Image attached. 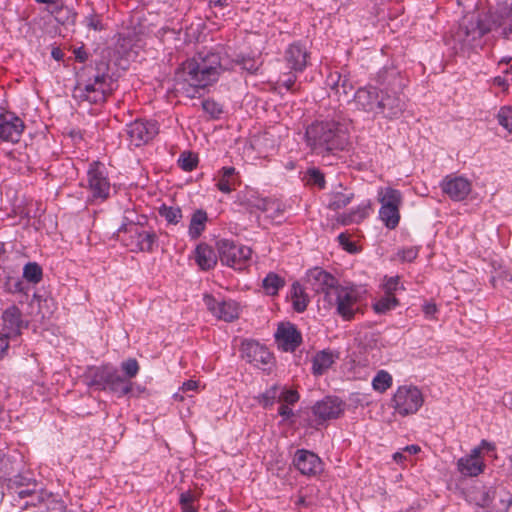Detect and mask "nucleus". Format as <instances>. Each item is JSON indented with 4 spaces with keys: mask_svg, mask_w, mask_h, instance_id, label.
Listing matches in <instances>:
<instances>
[{
    "mask_svg": "<svg viewBox=\"0 0 512 512\" xmlns=\"http://www.w3.org/2000/svg\"><path fill=\"white\" fill-rule=\"evenodd\" d=\"M221 71L218 54L198 53L177 69L175 76L177 90L182 91L189 98H194L200 89L215 83Z\"/></svg>",
    "mask_w": 512,
    "mask_h": 512,
    "instance_id": "1",
    "label": "nucleus"
},
{
    "mask_svg": "<svg viewBox=\"0 0 512 512\" xmlns=\"http://www.w3.org/2000/svg\"><path fill=\"white\" fill-rule=\"evenodd\" d=\"M305 141L317 154L344 150L349 137L345 127L334 120H321L311 123L305 132Z\"/></svg>",
    "mask_w": 512,
    "mask_h": 512,
    "instance_id": "2",
    "label": "nucleus"
},
{
    "mask_svg": "<svg viewBox=\"0 0 512 512\" xmlns=\"http://www.w3.org/2000/svg\"><path fill=\"white\" fill-rule=\"evenodd\" d=\"M360 301L361 293L356 286L339 284L323 302L326 308L335 309L344 321H351L361 310Z\"/></svg>",
    "mask_w": 512,
    "mask_h": 512,
    "instance_id": "3",
    "label": "nucleus"
},
{
    "mask_svg": "<svg viewBox=\"0 0 512 512\" xmlns=\"http://www.w3.org/2000/svg\"><path fill=\"white\" fill-rule=\"evenodd\" d=\"M113 81L106 74H97L79 80L73 90V98L79 103L102 104L113 91Z\"/></svg>",
    "mask_w": 512,
    "mask_h": 512,
    "instance_id": "4",
    "label": "nucleus"
},
{
    "mask_svg": "<svg viewBox=\"0 0 512 512\" xmlns=\"http://www.w3.org/2000/svg\"><path fill=\"white\" fill-rule=\"evenodd\" d=\"M91 385L101 390H109L118 397L127 395L132 390V383L119 375L116 368L103 365L95 369L91 379Z\"/></svg>",
    "mask_w": 512,
    "mask_h": 512,
    "instance_id": "5",
    "label": "nucleus"
},
{
    "mask_svg": "<svg viewBox=\"0 0 512 512\" xmlns=\"http://www.w3.org/2000/svg\"><path fill=\"white\" fill-rule=\"evenodd\" d=\"M118 231L124 234L122 241L132 252H152L156 246L155 232L145 230L133 222L123 224Z\"/></svg>",
    "mask_w": 512,
    "mask_h": 512,
    "instance_id": "6",
    "label": "nucleus"
},
{
    "mask_svg": "<svg viewBox=\"0 0 512 512\" xmlns=\"http://www.w3.org/2000/svg\"><path fill=\"white\" fill-rule=\"evenodd\" d=\"M424 403L421 390L413 385L399 386L392 399L391 406L395 413L405 417L418 412Z\"/></svg>",
    "mask_w": 512,
    "mask_h": 512,
    "instance_id": "7",
    "label": "nucleus"
},
{
    "mask_svg": "<svg viewBox=\"0 0 512 512\" xmlns=\"http://www.w3.org/2000/svg\"><path fill=\"white\" fill-rule=\"evenodd\" d=\"M218 251L221 263L236 270L246 268L252 255L249 247L237 245L227 239L218 242Z\"/></svg>",
    "mask_w": 512,
    "mask_h": 512,
    "instance_id": "8",
    "label": "nucleus"
},
{
    "mask_svg": "<svg viewBox=\"0 0 512 512\" xmlns=\"http://www.w3.org/2000/svg\"><path fill=\"white\" fill-rule=\"evenodd\" d=\"M495 28L493 25L486 26L481 20H467L461 23L454 34V41L458 43L462 49L475 47L482 36Z\"/></svg>",
    "mask_w": 512,
    "mask_h": 512,
    "instance_id": "9",
    "label": "nucleus"
},
{
    "mask_svg": "<svg viewBox=\"0 0 512 512\" xmlns=\"http://www.w3.org/2000/svg\"><path fill=\"white\" fill-rule=\"evenodd\" d=\"M87 182L93 199L103 201L110 196L111 184L104 164L95 161L89 165Z\"/></svg>",
    "mask_w": 512,
    "mask_h": 512,
    "instance_id": "10",
    "label": "nucleus"
},
{
    "mask_svg": "<svg viewBox=\"0 0 512 512\" xmlns=\"http://www.w3.org/2000/svg\"><path fill=\"white\" fill-rule=\"evenodd\" d=\"M159 133L154 120L136 119L126 125V134L131 146L140 147L152 141Z\"/></svg>",
    "mask_w": 512,
    "mask_h": 512,
    "instance_id": "11",
    "label": "nucleus"
},
{
    "mask_svg": "<svg viewBox=\"0 0 512 512\" xmlns=\"http://www.w3.org/2000/svg\"><path fill=\"white\" fill-rule=\"evenodd\" d=\"M242 358L263 370L270 369L273 364V355L259 342L246 340L241 346Z\"/></svg>",
    "mask_w": 512,
    "mask_h": 512,
    "instance_id": "12",
    "label": "nucleus"
},
{
    "mask_svg": "<svg viewBox=\"0 0 512 512\" xmlns=\"http://www.w3.org/2000/svg\"><path fill=\"white\" fill-rule=\"evenodd\" d=\"M24 128L23 120L15 113L10 111L0 113V142H19Z\"/></svg>",
    "mask_w": 512,
    "mask_h": 512,
    "instance_id": "13",
    "label": "nucleus"
},
{
    "mask_svg": "<svg viewBox=\"0 0 512 512\" xmlns=\"http://www.w3.org/2000/svg\"><path fill=\"white\" fill-rule=\"evenodd\" d=\"M440 187L443 193L453 201L466 199L472 191V183L469 179L454 174L447 175L440 183Z\"/></svg>",
    "mask_w": 512,
    "mask_h": 512,
    "instance_id": "14",
    "label": "nucleus"
},
{
    "mask_svg": "<svg viewBox=\"0 0 512 512\" xmlns=\"http://www.w3.org/2000/svg\"><path fill=\"white\" fill-rule=\"evenodd\" d=\"M293 465L305 476H317L323 471V462L314 452L298 449L293 457Z\"/></svg>",
    "mask_w": 512,
    "mask_h": 512,
    "instance_id": "15",
    "label": "nucleus"
},
{
    "mask_svg": "<svg viewBox=\"0 0 512 512\" xmlns=\"http://www.w3.org/2000/svg\"><path fill=\"white\" fill-rule=\"evenodd\" d=\"M203 301L207 309L220 320L231 322L239 316L238 304L233 300H217L206 294Z\"/></svg>",
    "mask_w": 512,
    "mask_h": 512,
    "instance_id": "16",
    "label": "nucleus"
},
{
    "mask_svg": "<svg viewBox=\"0 0 512 512\" xmlns=\"http://www.w3.org/2000/svg\"><path fill=\"white\" fill-rule=\"evenodd\" d=\"M307 281L316 293L323 294V301L327 298L328 293L340 284L332 274L319 267L308 271Z\"/></svg>",
    "mask_w": 512,
    "mask_h": 512,
    "instance_id": "17",
    "label": "nucleus"
},
{
    "mask_svg": "<svg viewBox=\"0 0 512 512\" xmlns=\"http://www.w3.org/2000/svg\"><path fill=\"white\" fill-rule=\"evenodd\" d=\"M40 489L35 479L23 475H17L9 479L7 484L8 493L12 496L13 501L18 504Z\"/></svg>",
    "mask_w": 512,
    "mask_h": 512,
    "instance_id": "18",
    "label": "nucleus"
},
{
    "mask_svg": "<svg viewBox=\"0 0 512 512\" xmlns=\"http://www.w3.org/2000/svg\"><path fill=\"white\" fill-rule=\"evenodd\" d=\"M485 467L480 448H473L470 454L460 457L456 462L457 471L464 477H477L484 472Z\"/></svg>",
    "mask_w": 512,
    "mask_h": 512,
    "instance_id": "19",
    "label": "nucleus"
},
{
    "mask_svg": "<svg viewBox=\"0 0 512 512\" xmlns=\"http://www.w3.org/2000/svg\"><path fill=\"white\" fill-rule=\"evenodd\" d=\"M380 94L381 91L376 87H363L356 91L354 95V102L358 109L376 115L380 107Z\"/></svg>",
    "mask_w": 512,
    "mask_h": 512,
    "instance_id": "20",
    "label": "nucleus"
},
{
    "mask_svg": "<svg viewBox=\"0 0 512 512\" xmlns=\"http://www.w3.org/2000/svg\"><path fill=\"white\" fill-rule=\"evenodd\" d=\"M276 341L283 351L293 352L302 342V336L292 324L279 325L275 333Z\"/></svg>",
    "mask_w": 512,
    "mask_h": 512,
    "instance_id": "21",
    "label": "nucleus"
},
{
    "mask_svg": "<svg viewBox=\"0 0 512 512\" xmlns=\"http://www.w3.org/2000/svg\"><path fill=\"white\" fill-rule=\"evenodd\" d=\"M379 106L377 114H382L386 118L393 119L398 118L403 113L405 101L396 93L389 94L381 91Z\"/></svg>",
    "mask_w": 512,
    "mask_h": 512,
    "instance_id": "22",
    "label": "nucleus"
},
{
    "mask_svg": "<svg viewBox=\"0 0 512 512\" xmlns=\"http://www.w3.org/2000/svg\"><path fill=\"white\" fill-rule=\"evenodd\" d=\"M310 54L300 43L291 44L285 52V61L294 72H303L308 65Z\"/></svg>",
    "mask_w": 512,
    "mask_h": 512,
    "instance_id": "23",
    "label": "nucleus"
},
{
    "mask_svg": "<svg viewBox=\"0 0 512 512\" xmlns=\"http://www.w3.org/2000/svg\"><path fill=\"white\" fill-rule=\"evenodd\" d=\"M344 411V403L337 397H326L313 407L315 416L322 420L338 418Z\"/></svg>",
    "mask_w": 512,
    "mask_h": 512,
    "instance_id": "24",
    "label": "nucleus"
},
{
    "mask_svg": "<svg viewBox=\"0 0 512 512\" xmlns=\"http://www.w3.org/2000/svg\"><path fill=\"white\" fill-rule=\"evenodd\" d=\"M2 332L7 333L13 337H17L21 333V329L26 326L22 320V313L20 309L13 305L4 310L2 314Z\"/></svg>",
    "mask_w": 512,
    "mask_h": 512,
    "instance_id": "25",
    "label": "nucleus"
},
{
    "mask_svg": "<svg viewBox=\"0 0 512 512\" xmlns=\"http://www.w3.org/2000/svg\"><path fill=\"white\" fill-rule=\"evenodd\" d=\"M495 491L491 487L475 485L466 494L467 501L480 508H487L494 498Z\"/></svg>",
    "mask_w": 512,
    "mask_h": 512,
    "instance_id": "26",
    "label": "nucleus"
},
{
    "mask_svg": "<svg viewBox=\"0 0 512 512\" xmlns=\"http://www.w3.org/2000/svg\"><path fill=\"white\" fill-rule=\"evenodd\" d=\"M339 358V353L329 349L315 354L312 360V373L316 376L324 374Z\"/></svg>",
    "mask_w": 512,
    "mask_h": 512,
    "instance_id": "27",
    "label": "nucleus"
},
{
    "mask_svg": "<svg viewBox=\"0 0 512 512\" xmlns=\"http://www.w3.org/2000/svg\"><path fill=\"white\" fill-rule=\"evenodd\" d=\"M240 184V179L234 167H223L219 172L217 188L223 193H231Z\"/></svg>",
    "mask_w": 512,
    "mask_h": 512,
    "instance_id": "28",
    "label": "nucleus"
},
{
    "mask_svg": "<svg viewBox=\"0 0 512 512\" xmlns=\"http://www.w3.org/2000/svg\"><path fill=\"white\" fill-rule=\"evenodd\" d=\"M377 200L380 207L400 208L403 203V196L399 190L386 186L378 188Z\"/></svg>",
    "mask_w": 512,
    "mask_h": 512,
    "instance_id": "29",
    "label": "nucleus"
},
{
    "mask_svg": "<svg viewBox=\"0 0 512 512\" xmlns=\"http://www.w3.org/2000/svg\"><path fill=\"white\" fill-rule=\"evenodd\" d=\"M195 261L202 270H210L217 263V257L212 247L205 243L197 245L195 249Z\"/></svg>",
    "mask_w": 512,
    "mask_h": 512,
    "instance_id": "30",
    "label": "nucleus"
},
{
    "mask_svg": "<svg viewBox=\"0 0 512 512\" xmlns=\"http://www.w3.org/2000/svg\"><path fill=\"white\" fill-rule=\"evenodd\" d=\"M208 222L207 212L203 209H197L190 218L188 227V236L191 240H197L206 229Z\"/></svg>",
    "mask_w": 512,
    "mask_h": 512,
    "instance_id": "31",
    "label": "nucleus"
},
{
    "mask_svg": "<svg viewBox=\"0 0 512 512\" xmlns=\"http://www.w3.org/2000/svg\"><path fill=\"white\" fill-rule=\"evenodd\" d=\"M328 85L335 94L341 97L347 98L353 90V85L347 76H342L340 73H331L327 79Z\"/></svg>",
    "mask_w": 512,
    "mask_h": 512,
    "instance_id": "32",
    "label": "nucleus"
},
{
    "mask_svg": "<svg viewBox=\"0 0 512 512\" xmlns=\"http://www.w3.org/2000/svg\"><path fill=\"white\" fill-rule=\"evenodd\" d=\"M290 297L293 309L296 312L302 313L306 310L309 303V298L305 293L304 288L298 282L292 284Z\"/></svg>",
    "mask_w": 512,
    "mask_h": 512,
    "instance_id": "33",
    "label": "nucleus"
},
{
    "mask_svg": "<svg viewBox=\"0 0 512 512\" xmlns=\"http://www.w3.org/2000/svg\"><path fill=\"white\" fill-rule=\"evenodd\" d=\"M285 284V279L274 272H269L262 280V288L268 296H276Z\"/></svg>",
    "mask_w": 512,
    "mask_h": 512,
    "instance_id": "34",
    "label": "nucleus"
},
{
    "mask_svg": "<svg viewBox=\"0 0 512 512\" xmlns=\"http://www.w3.org/2000/svg\"><path fill=\"white\" fill-rule=\"evenodd\" d=\"M400 218V208H379V219L387 229L394 230L399 225Z\"/></svg>",
    "mask_w": 512,
    "mask_h": 512,
    "instance_id": "35",
    "label": "nucleus"
},
{
    "mask_svg": "<svg viewBox=\"0 0 512 512\" xmlns=\"http://www.w3.org/2000/svg\"><path fill=\"white\" fill-rule=\"evenodd\" d=\"M353 197V193L332 192L328 196V208L331 210H340L349 205Z\"/></svg>",
    "mask_w": 512,
    "mask_h": 512,
    "instance_id": "36",
    "label": "nucleus"
},
{
    "mask_svg": "<svg viewBox=\"0 0 512 512\" xmlns=\"http://www.w3.org/2000/svg\"><path fill=\"white\" fill-rule=\"evenodd\" d=\"M159 215L166 220L168 224L177 225L183 218L182 210L176 206L163 204L159 207Z\"/></svg>",
    "mask_w": 512,
    "mask_h": 512,
    "instance_id": "37",
    "label": "nucleus"
},
{
    "mask_svg": "<svg viewBox=\"0 0 512 512\" xmlns=\"http://www.w3.org/2000/svg\"><path fill=\"white\" fill-rule=\"evenodd\" d=\"M281 393V387L278 384H274L267 388L262 394L257 397L258 403L264 408L273 406L276 400L279 401Z\"/></svg>",
    "mask_w": 512,
    "mask_h": 512,
    "instance_id": "38",
    "label": "nucleus"
},
{
    "mask_svg": "<svg viewBox=\"0 0 512 512\" xmlns=\"http://www.w3.org/2000/svg\"><path fill=\"white\" fill-rule=\"evenodd\" d=\"M393 383V378L386 370H379L372 380V387L379 393L386 392Z\"/></svg>",
    "mask_w": 512,
    "mask_h": 512,
    "instance_id": "39",
    "label": "nucleus"
},
{
    "mask_svg": "<svg viewBox=\"0 0 512 512\" xmlns=\"http://www.w3.org/2000/svg\"><path fill=\"white\" fill-rule=\"evenodd\" d=\"M398 305L399 300L395 295L385 294L373 304V309L378 314H385L386 312L396 308Z\"/></svg>",
    "mask_w": 512,
    "mask_h": 512,
    "instance_id": "40",
    "label": "nucleus"
},
{
    "mask_svg": "<svg viewBox=\"0 0 512 512\" xmlns=\"http://www.w3.org/2000/svg\"><path fill=\"white\" fill-rule=\"evenodd\" d=\"M42 269L35 262H29L24 266L23 277L34 284L39 283L42 280Z\"/></svg>",
    "mask_w": 512,
    "mask_h": 512,
    "instance_id": "41",
    "label": "nucleus"
},
{
    "mask_svg": "<svg viewBox=\"0 0 512 512\" xmlns=\"http://www.w3.org/2000/svg\"><path fill=\"white\" fill-rule=\"evenodd\" d=\"M197 164L198 157L192 152L185 151L180 155L178 159L179 167L186 172L194 170L197 167Z\"/></svg>",
    "mask_w": 512,
    "mask_h": 512,
    "instance_id": "42",
    "label": "nucleus"
},
{
    "mask_svg": "<svg viewBox=\"0 0 512 512\" xmlns=\"http://www.w3.org/2000/svg\"><path fill=\"white\" fill-rule=\"evenodd\" d=\"M284 213V205L276 200L272 199L270 205L268 206V210L266 212L267 218L271 219L273 222H281Z\"/></svg>",
    "mask_w": 512,
    "mask_h": 512,
    "instance_id": "43",
    "label": "nucleus"
},
{
    "mask_svg": "<svg viewBox=\"0 0 512 512\" xmlns=\"http://www.w3.org/2000/svg\"><path fill=\"white\" fill-rule=\"evenodd\" d=\"M50 496V493L40 489L26 498V501L22 505V509H27L30 506L36 507L46 501Z\"/></svg>",
    "mask_w": 512,
    "mask_h": 512,
    "instance_id": "44",
    "label": "nucleus"
},
{
    "mask_svg": "<svg viewBox=\"0 0 512 512\" xmlns=\"http://www.w3.org/2000/svg\"><path fill=\"white\" fill-rule=\"evenodd\" d=\"M195 500L196 496L190 490L181 493L179 503L182 512H197V509L193 505Z\"/></svg>",
    "mask_w": 512,
    "mask_h": 512,
    "instance_id": "45",
    "label": "nucleus"
},
{
    "mask_svg": "<svg viewBox=\"0 0 512 512\" xmlns=\"http://www.w3.org/2000/svg\"><path fill=\"white\" fill-rule=\"evenodd\" d=\"M497 119L502 127L512 133V107H502L497 114Z\"/></svg>",
    "mask_w": 512,
    "mask_h": 512,
    "instance_id": "46",
    "label": "nucleus"
},
{
    "mask_svg": "<svg viewBox=\"0 0 512 512\" xmlns=\"http://www.w3.org/2000/svg\"><path fill=\"white\" fill-rule=\"evenodd\" d=\"M382 287L385 294L387 295H394L396 291L404 289V287L400 284L399 276L385 277Z\"/></svg>",
    "mask_w": 512,
    "mask_h": 512,
    "instance_id": "47",
    "label": "nucleus"
},
{
    "mask_svg": "<svg viewBox=\"0 0 512 512\" xmlns=\"http://www.w3.org/2000/svg\"><path fill=\"white\" fill-rule=\"evenodd\" d=\"M307 183L324 188L325 178L322 172L316 168L309 169L307 171Z\"/></svg>",
    "mask_w": 512,
    "mask_h": 512,
    "instance_id": "48",
    "label": "nucleus"
},
{
    "mask_svg": "<svg viewBox=\"0 0 512 512\" xmlns=\"http://www.w3.org/2000/svg\"><path fill=\"white\" fill-rule=\"evenodd\" d=\"M418 253L416 246L404 247L397 252V258L402 262H412L417 258Z\"/></svg>",
    "mask_w": 512,
    "mask_h": 512,
    "instance_id": "49",
    "label": "nucleus"
},
{
    "mask_svg": "<svg viewBox=\"0 0 512 512\" xmlns=\"http://www.w3.org/2000/svg\"><path fill=\"white\" fill-rule=\"evenodd\" d=\"M487 512H512V494L508 491H503L496 510Z\"/></svg>",
    "mask_w": 512,
    "mask_h": 512,
    "instance_id": "50",
    "label": "nucleus"
},
{
    "mask_svg": "<svg viewBox=\"0 0 512 512\" xmlns=\"http://www.w3.org/2000/svg\"><path fill=\"white\" fill-rule=\"evenodd\" d=\"M121 369L129 378H133L139 372V364L136 359L129 358L121 363Z\"/></svg>",
    "mask_w": 512,
    "mask_h": 512,
    "instance_id": "51",
    "label": "nucleus"
},
{
    "mask_svg": "<svg viewBox=\"0 0 512 512\" xmlns=\"http://www.w3.org/2000/svg\"><path fill=\"white\" fill-rule=\"evenodd\" d=\"M299 400V394L296 390L282 389L279 396V401L286 405H293Z\"/></svg>",
    "mask_w": 512,
    "mask_h": 512,
    "instance_id": "52",
    "label": "nucleus"
},
{
    "mask_svg": "<svg viewBox=\"0 0 512 512\" xmlns=\"http://www.w3.org/2000/svg\"><path fill=\"white\" fill-rule=\"evenodd\" d=\"M202 108L212 117H218L222 113V107L212 99H206L202 102Z\"/></svg>",
    "mask_w": 512,
    "mask_h": 512,
    "instance_id": "53",
    "label": "nucleus"
},
{
    "mask_svg": "<svg viewBox=\"0 0 512 512\" xmlns=\"http://www.w3.org/2000/svg\"><path fill=\"white\" fill-rule=\"evenodd\" d=\"M297 72L284 73L278 79V84L285 87L288 91H292L297 80Z\"/></svg>",
    "mask_w": 512,
    "mask_h": 512,
    "instance_id": "54",
    "label": "nucleus"
},
{
    "mask_svg": "<svg viewBox=\"0 0 512 512\" xmlns=\"http://www.w3.org/2000/svg\"><path fill=\"white\" fill-rule=\"evenodd\" d=\"M351 217H353L354 223H359L364 220L368 216V207L367 206H358L355 209H352L350 212Z\"/></svg>",
    "mask_w": 512,
    "mask_h": 512,
    "instance_id": "55",
    "label": "nucleus"
},
{
    "mask_svg": "<svg viewBox=\"0 0 512 512\" xmlns=\"http://www.w3.org/2000/svg\"><path fill=\"white\" fill-rule=\"evenodd\" d=\"M272 201L271 198H255L254 200L250 201V206L254 207L266 214L268 210V206L270 205V202Z\"/></svg>",
    "mask_w": 512,
    "mask_h": 512,
    "instance_id": "56",
    "label": "nucleus"
},
{
    "mask_svg": "<svg viewBox=\"0 0 512 512\" xmlns=\"http://www.w3.org/2000/svg\"><path fill=\"white\" fill-rule=\"evenodd\" d=\"M338 241L340 245L348 252L355 251V244L350 241L349 236L345 233H341L338 236Z\"/></svg>",
    "mask_w": 512,
    "mask_h": 512,
    "instance_id": "57",
    "label": "nucleus"
},
{
    "mask_svg": "<svg viewBox=\"0 0 512 512\" xmlns=\"http://www.w3.org/2000/svg\"><path fill=\"white\" fill-rule=\"evenodd\" d=\"M14 338L7 333L0 331V358H3L9 347V339Z\"/></svg>",
    "mask_w": 512,
    "mask_h": 512,
    "instance_id": "58",
    "label": "nucleus"
},
{
    "mask_svg": "<svg viewBox=\"0 0 512 512\" xmlns=\"http://www.w3.org/2000/svg\"><path fill=\"white\" fill-rule=\"evenodd\" d=\"M86 23L90 29H93L95 31L103 29L100 19L95 15H90L86 17Z\"/></svg>",
    "mask_w": 512,
    "mask_h": 512,
    "instance_id": "59",
    "label": "nucleus"
},
{
    "mask_svg": "<svg viewBox=\"0 0 512 512\" xmlns=\"http://www.w3.org/2000/svg\"><path fill=\"white\" fill-rule=\"evenodd\" d=\"M198 387H199V384L197 381L188 380V381H185L180 388H181L182 392L187 394L190 391H197Z\"/></svg>",
    "mask_w": 512,
    "mask_h": 512,
    "instance_id": "60",
    "label": "nucleus"
},
{
    "mask_svg": "<svg viewBox=\"0 0 512 512\" xmlns=\"http://www.w3.org/2000/svg\"><path fill=\"white\" fill-rule=\"evenodd\" d=\"M423 312L427 317H432L437 312V306L434 303H426L423 305Z\"/></svg>",
    "mask_w": 512,
    "mask_h": 512,
    "instance_id": "61",
    "label": "nucleus"
},
{
    "mask_svg": "<svg viewBox=\"0 0 512 512\" xmlns=\"http://www.w3.org/2000/svg\"><path fill=\"white\" fill-rule=\"evenodd\" d=\"M278 413L280 416H282L284 419H288L290 418L291 416H293V411L291 408H289L288 405L286 404H282L279 409H278Z\"/></svg>",
    "mask_w": 512,
    "mask_h": 512,
    "instance_id": "62",
    "label": "nucleus"
},
{
    "mask_svg": "<svg viewBox=\"0 0 512 512\" xmlns=\"http://www.w3.org/2000/svg\"><path fill=\"white\" fill-rule=\"evenodd\" d=\"M74 55H75V59L81 63L85 62L88 58L87 52L82 47L75 49Z\"/></svg>",
    "mask_w": 512,
    "mask_h": 512,
    "instance_id": "63",
    "label": "nucleus"
},
{
    "mask_svg": "<svg viewBox=\"0 0 512 512\" xmlns=\"http://www.w3.org/2000/svg\"><path fill=\"white\" fill-rule=\"evenodd\" d=\"M337 222L341 225H349L351 223H354L353 222V217H351L350 213H344V214H341L337 217Z\"/></svg>",
    "mask_w": 512,
    "mask_h": 512,
    "instance_id": "64",
    "label": "nucleus"
}]
</instances>
